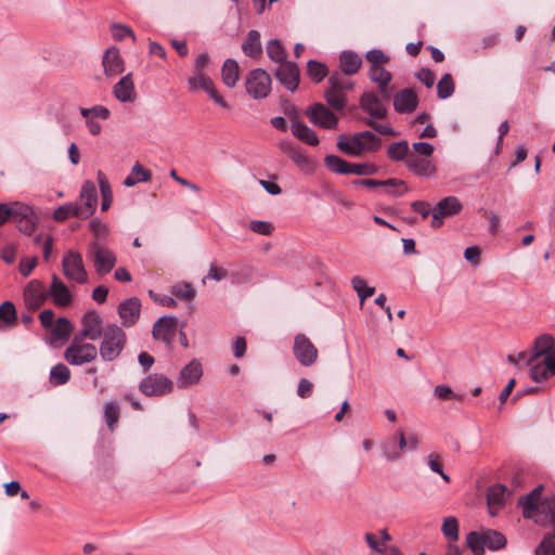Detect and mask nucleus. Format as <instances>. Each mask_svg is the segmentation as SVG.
Here are the masks:
<instances>
[{
	"label": "nucleus",
	"mask_w": 555,
	"mask_h": 555,
	"mask_svg": "<svg viewBox=\"0 0 555 555\" xmlns=\"http://www.w3.org/2000/svg\"><path fill=\"white\" fill-rule=\"evenodd\" d=\"M555 339L543 334L535 338L529 351V375L535 383H542L555 375Z\"/></svg>",
	"instance_id": "obj_1"
},
{
	"label": "nucleus",
	"mask_w": 555,
	"mask_h": 555,
	"mask_svg": "<svg viewBox=\"0 0 555 555\" xmlns=\"http://www.w3.org/2000/svg\"><path fill=\"white\" fill-rule=\"evenodd\" d=\"M543 486L539 485L530 493L519 499L518 504L522 507V515L527 519H533L540 526L555 515V494L542 498Z\"/></svg>",
	"instance_id": "obj_2"
},
{
	"label": "nucleus",
	"mask_w": 555,
	"mask_h": 555,
	"mask_svg": "<svg viewBox=\"0 0 555 555\" xmlns=\"http://www.w3.org/2000/svg\"><path fill=\"white\" fill-rule=\"evenodd\" d=\"M101 344L98 352L103 361L112 362L122 352L127 344V334L117 324H107L101 335Z\"/></svg>",
	"instance_id": "obj_3"
},
{
	"label": "nucleus",
	"mask_w": 555,
	"mask_h": 555,
	"mask_svg": "<svg viewBox=\"0 0 555 555\" xmlns=\"http://www.w3.org/2000/svg\"><path fill=\"white\" fill-rule=\"evenodd\" d=\"M81 337L75 336L70 345L64 351V359L70 365H83L94 361L98 357V348L90 343H85Z\"/></svg>",
	"instance_id": "obj_4"
},
{
	"label": "nucleus",
	"mask_w": 555,
	"mask_h": 555,
	"mask_svg": "<svg viewBox=\"0 0 555 555\" xmlns=\"http://www.w3.org/2000/svg\"><path fill=\"white\" fill-rule=\"evenodd\" d=\"M88 256L92 259L94 270L99 275L108 274L117 262L116 254L99 241L89 244Z\"/></svg>",
	"instance_id": "obj_5"
},
{
	"label": "nucleus",
	"mask_w": 555,
	"mask_h": 555,
	"mask_svg": "<svg viewBox=\"0 0 555 555\" xmlns=\"http://www.w3.org/2000/svg\"><path fill=\"white\" fill-rule=\"evenodd\" d=\"M62 270L65 278L78 284L88 282V273L80 253L68 250L62 260Z\"/></svg>",
	"instance_id": "obj_6"
},
{
	"label": "nucleus",
	"mask_w": 555,
	"mask_h": 555,
	"mask_svg": "<svg viewBox=\"0 0 555 555\" xmlns=\"http://www.w3.org/2000/svg\"><path fill=\"white\" fill-rule=\"evenodd\" d=\"M246 91L255 100H261L269 95L271 91V77L262 68H256L246 76Z\"/></svg>",
	"instance_id": "obj_7"
},
{
	"label": "nucleus",
	"mask_w": 555,
	"mask_h": 555,
	"mask_svg": "<svg viewBox=\"0 0 555 555\" xmlns=\"http://www.w3.org/2000/svg\"><path fill=\"white\" fill-rule=\"evenodd\" d=\"M10 219L16 222L18 230L26 235H31L38 223L33 208L18 202L11 203Z\"/></svg>",
	"instance_id": "obj_8"
},
{
	"label": "nucleus",
	"mask_w": 555,
	"mask_h": 555,
	"mask_svg": "<svg viewBox=\"0 0 555 555\" xmlns=\"http://www.w3.org/2000/svg\"><path fill=\"white\" fill-rule=\"evenodd\" d=\"M173 383L163 374H150L139 385V390L147 397H159L172 391Z\"/></svg>",
	"instance_id": "obj_9"
},
{
	"label": "nucleus",
	"mask_w": 555,
	"mask_h": 555,
	"mask_svg": "<svg viewBox=\"0 0 555 555\" xmlns=\"http://www.w3.org/2000/svg\"><path fill=\"white\" fill-rule=\"evenodd\" d=\"M293 353L302 366L313 365L319 357L318 348L301 333L297 334L294 338Z\"/></svg>",
	"instance_id": "obj_10"
},
{
	"label": "nucleus",
	"mask_w": 555,
	"mask_h": 555,
	"mask_svg": "<svg viewBox=\"0 0 555 555\" xmlns=\"http://www.w3.org/2000/svg\"><path fill=\"white\" fill-rule=\"evenodd\" d=\"M189 90L192 92H195L197 90L205 91L209 98L221 107L229 109L230 106L228 102L219 94L217 91L214 81L211 78L206 74H193L189 80Z\"/></svg>",
	"instance_id": "obj_11"
},
{
	"label": "nucleus",
	"mask_w": 555,
	"mask_h": 555,
	"mask_svg": "<svg viewBox=\"0 0 555 555\" xmlns=\"http://www.w3.org/2000/svg\"><path fill=\"white\" fill-rule=\"evenodd\" d=\"M306 115L314 126L324 129H336L338 126L337 116L322 103L309 106Z\"/></svg>",
	"instance_id": "obj_12"
},
{
	"label": "nucleus",
	"mask_w": 555,
	"mask_h": 555,
	"mask_svg": "<svg viewBox=\"0 0 555 555\" xmlns=\"http://www.w3.org/2000/svg\"><path fill=\"white\" fill-rule=\"evenodd\" d=\"M463 206L455 196H447L442 198L433 211L431 227L438 229L443 224V219L460 214Z\"/></svg>",
	"instance_id": "obj_13"
},
{
	"label": "nucleus",
	"mask_w": 555,
	"mask_h": 555,
	"mask_svg": "<svg viewBox=\"0 0 555 555\" xmlns=\"http://www.w3.org/2000/svg\"><path fill=\"white\" fill-rule=\"evenodd\" d=\"M77 204L78 210L81 212V219H88L94 214L98 205V192L92 181L83 182L79 194V203Z\"/></svg>",
	"instance_id": "obj_14"
},
{
	"label": "nucleus",
	"mask_w": 555,
	"mask_h": 555,
	"mask_svg": "<svg viewBox=\"0 0 555 555\" xmlns=\"http://www.w3.org/2000/svg\"><path fill=\"white\" fill-rule=\"evenodd\" d=\"M102 318L94 310L87 311L81 319V331L77 337L82 339L96 340L103 334Z\"/></svg>",
	"instance_id": "obj_15"
},
{
	"label": "nucleus",
	"mask_w": 555,
	"mask_h": 555,
	"mask_svg": "<svg viewBox=\"0 0 555 555\" xmlns=\"http://www.w3.org/2000/svg\"><path fill=\"white\" fill-rule=\"evenodd\" d=\"M360 107L370 115L372 119H384L387 117V106L383 100L373 91L364 92L360 98Z\"/></svg>",
	"instance_id": "obj_16"
},
{
	"label": "nucleus",
	"mask_w": 555,
	"mask_h": 555,
	"mask_svg": "<svg viewBox=\"0 0 555 555\" xmlns=\"http://www.w3.org/2000/svg\"><path fill=\"white\" fill-rule=\"evenodd\" d=\"M178 319L176 317H162L153 325V337L171 346L176 336Z\"/></svg>",
	"instance_id": "obj_17"
},
{
	"label": "nucleus",
	"mask_w": 555,
	"mask_h": 555,
	"mask_svg": "<svg viewBox=\"0 0 555 555\" xmlns=\"http://www.w3.org/2000/svg\"><path fill=\"white\" fill-rule=\"evenodd\" d=\"M141 307V300L138 297L128 298L118 305L117 311L122 326L131 327L138 322Z\"/></svg>",
	"instance_id": "obj_18"
},
{
	"label": "nucleus",
	"mask_w": 555,
	"mask_h": 555,
	"mask_svg": "<svg viewBox=\"0 0 555 555\" xmlns=\"http://www.w3.org/2000/svg\"><path fill=\"white\" fill-rule=\"evenodd\" d=\"M275 77L287 90L294 92L299 86L300 72L296 63L287 61L279 65Z\"/></svg>",
	"instance_id": "obj_19"
},
{
	"label": "nucleus",
	"mask_w": 555,
	"mask_h": 555,
	"mask_svg": "<svg viewBox=\"0 0 555 555\" xmlns=\"http://www.w3.org/2000/svg\"><path fill=\"white\" fill-rule=\"evenodd\" d=\"M417 105L418 95L413 89L405 88L393 95V108L399 114H411Z\"/></svg>",
	"instance_id": "obj_20"
},
{
	"label": "nucleus",
	"mask_w": 555,
	"mask_h": 555,
	"mask_svg": "<svg viewBox=\"0 0 555 555\" xmlns=\"http://www.w3.org/2000/svg\"><path fill=\"white\" fill-rule=\"evenodd\" d=\"M48 298V291L39 280H31L24 289V299L31 309H38Z\"/></svg>",
	"instance_id": "obj_21"
},
{
	"label": "nucleus",
	"mask_w": 555,
	"mask_h": 555,
	"mask_svg": "<svg viewBox=\"0 0 555 555\" xmlns=\"http://www.w3.org/2000/svg\"><path fill=\"white\" fill-rule=\"evenodd\" d=\"M48 297H51L56 307H67L73 297L66 284L56 275H52L51 285L48 289Z\"/></svg>",
	"instance_id": "obj_22"
},
{
	"label": "nucleus",
	"mask_w": 555,
	"mask_h": 555,
	"mask_svg": "<svg viewBox=\"0 0 555 555\" xmlns=\"http://www.w3.org/2000/svg\"><path fill=\"white\" fill-rule=\"evenodd\" d=\"M114 96L121 103H132L137 99V91L132 78L129 73L121 77L113 88Z\"/></svg>",
	"instance_id": "obj_23"
},
{
	"label": "nucleus",
	"mask_w": 555,
	"mask_h": 555,
	"mask_svg": "<svg viewBox=\"0 0 555 555\" xmlns=\"http://www.w3.org/2000/svg\"><path fill=\"white\" fill-rule=\"evenodd\" d=\"M203 376L202 364L197 360H192L180 371L177 384L179 388H186L197 384Z\"/></svg>",
	"instance_id": "obj_24"
},
{
	"label": "nucleus",
	"mask_w": 555,
	"mask_h": 555,
	"mask_svg": "<svg viewBox=\"0 0 555 555\" xmlns=\"http://www.w3.org/2000/svg\"><path fill=\"white\" fill-rule=\"evenodd\" d=\"M102 65L107 77H114L124 72V61L115 47L107 49L103 55Z\"/></svg>",
	"instance_id": "obj_25"
},
{
	"label": "nucleus",
	"mask_w": 555,
	"mask_h": 555,
	"mask_svg": "<svg viewBox=\"0 0 555 555\" xmlns=\"http://www.w3.org/2000/svg\"><path fill=\"white\" fill-rule=\"evenodd\" d=\"M508 495L509 492L507 488L501 483L493 485L488 489L487 503L492 516L498 514Z\"/></svg>",
	"instance_id": "obj_26"
},
{
	"label": "nucleus",
	"mask_w": 555,
	"mask_h": 555,
	"mask_svg": "<svg viewBox=\"0 0 555 555\" xmlns=\"http://www.w3.org/2000/svg\"><path fill=\"white\" fill-rule=\"evenodd\" d=\"M406 167L417 176H430L435 172V166L427 158H421L416 154H410L405 160Z\"/></svg>",
	"instance_id": "obj_27"
},
{
	"label": "nucleus",
	"mask_w": 555,
	"mask_h": 555,
	"mask_svg": "<svg viewBox=\"0 0 555 555\" xmlns=\"http://www.w3.org/2000/svg\"><path fill=\"white\" fill-rule=\"evenodd\" d=\"M291 130L294 137L308 145L317 146L319 144L318 134L307 125L299 120H293Z\"/></svg>",
	"instance_id": "obj_28"
},
{
	"label": "nucleus",
	"mask_w": 555,
	"mask_h": 555,
	"mask_svg": "<svg viewBox=\"0 0 555 555\" xmlns=\"http://www.w3.org/2000/svg\"><path fill=\"white\" fill-rule=\"evenodd\" d=\"M362 60L359 54L352 51H344L339 56V66L341 73L347 76L354 75L359 72Z\"/></svg>",
	"instance_id": "obj_29"
},
{
	"label": "nucleus",
	"mask_w": 555,
	"mask_h": 555,
	"mask_svg": "<svg viewBox=\"0 0 555 555\" xmlns=\"http://www.w3.org/2000/svg\"><path fill=\"white\" fill-rule=\"evenodd\" d=\"M242 51L249 57H259L262 54V46L260 41V33L258 30H249L242 44Z\"/></svg>",
	"instance_id": "obj_30"
},
{
	"label": "nucleus",
	"mask_w": 555,
	"mask_h": 555,
	"mask_svg": "<svg viewBox=\"0 0 555 555\" xmlns=\"http://www.w3.org/2000/svg\"><path fill=\"white\" fill-rule=\"evenodd\" d=\"M240 77V67L235 60L227 59L221 67V79L228 88L235 87Z\"/></svg>",
	"instance_id": "obj_31"
},
{
	"label": "nucleus",
	"mask_w": 555,
	"mask_h": 555,
	"mask_svg": "<svg viewBox=\"0 0 555 555\" xmlns=\"http://www.w3.org/2000/svg\"><path fill=\"white\" fill-rule=\"evenodd\" d=\"M74 327L70 321L61 317L56 320L53 326L50 328L51 338L53 341L67 340L73 332Z\"/></svg>",
	"instance_id": "obj_32"
},
{
	"label": "nucleus",
	"mask_w": 555,
	"mask_h": 555,
	"mask_svg": "<svg viewBox=\"0 0 555 555\" xmlns=\"http://www.w3.org/2000/svg\"><path fill=\"white\" fill-rule=\"evenodd\" d=\"M326 103L335 111H343L347 105V93L328 86L324 92Z\"/></svg>",
	"instance_id": "obj_33"
},
{
	"label": "nucleus",
	"mask_w": 555,
	"mask_h": 555,
	"mask_svg": "<svg viewBox=\"0 0 555 555\" xmlns=\"http://www.w3.org/2000/svg\"><path fill=\"white\" fill-rule=\"evenodd\" d=\"M152 179V172L145 169L140 163H135L131 172L124 180V185L130 188L139 182H147Z\"/></svg>",
	"instance_id": "obj_34"
},
{
	"label": "nucleus",
	"mask_w": 555,
	"mask_h": 555,
	"mask_svg": "<svg viewBox=\"0 0 555 555\" xmlns=\"http://www.w3.org/2000/svg\"><path fill=\"white\" fill-rule=\"evenodd\" d=\"M101 195H102V203H101V209L103 211H106L113 202V192L111 189V184L106 178V176L100 170L96 175Z\"/></svg>",
	"instance_id": "obj_35"
},
{
	"label": "nucleus",
	"mask_w": 555,
	"mask_h": 555,
	"mask_svg": "<svg viewBox=\"0 0 555 555\" xmlns=\"http://www.w3.org/2000/svg\"><path fill=\"white\" fill-rule=\"evenodd\" d=\"M266 50L271 61L279 63L280 65L287 62V52L285 48L281 44L280 40L272 39L268 41Z\"/></svg>",
	"instance_id": "obj_36"
},
{
	"label": "nucleus",
	"mask_w": 555,
	"mask_h": 555,
	"mask_svg": "<svg viewBox=\"0 0 555 555\" xmlns=\"http://www.w3.org/2000/svg\"><path fill=\"white\" fill-rule=\"evenodd\" d=\"M324 164L327 169L334 173L349 175L350 163L337 155H326L324 157Z\"/></svg>",
	"instance_id": "obj_37"
},
{
	"label": "nucleus",
	"mask_w": 555,
	"mask_h": 555,
	"mask_svg": "<svg viewBox=\"0 0 555 555\" xmlns=\"http://www.w3.org/2000/svg\"><path fill=\"white\" fill-rule=\"evenodd\" d=\"M69 217H76L81 219V212L78 210L77 203H67L57 207L53 212V219L57 222L65 221Z\"/></svg>",
	"instance_id": "obj_38"
},
{
	"label": "nucleus",
	"mask_w": 555,
	"mask_h": 555,
	"mask_svg": "<svg viewBox=\"0 0 555 555\" xmlns=\"http://www.w3.org/2000/svg\"><path fill=\"white\" fill-rule=\"evenodd\" d=\"M69 378L70 371L65 364L57 363L56 365L52 366L49 379L53 386L64 385L69 380Z\"/></svg>",
	"instance_id": "obj_39"
},
{
	"label": "nucleus",
	"mask_w": 555,
	"mask_h": 555,
	"mask_svg": "<svg viewBox=\"0 0 555 555\" xmlns=\"http://www.w3.org/2000/svg\"><path fill=\"white\" fill-rule=\"evenodd\" d=\"M16 318V309L11 301H4L0 305V328L14 324Z\"/></svg>",
	"instance_id": "obj_40"
},
{
	"label": "nucleus",
	"mask_w": 555,
	"mask_h": 555,
	"mask_svg": "<svg viewBox=\"0 0 555 555\" xmlns=\"http://www.w3.org/2000/svg\"><path fill=\"white\" fill-rule=\"evenodd\" d=\"M466 544L475 555H483L486 548L483 532H469L466 537Z\"/></svg>",
	"instance_id": "obj_41"
},
{
	"label": "nucleus",
	"mask_w": 555,
	"mask_h": 555,
	"mask_svg": "<svg viewBox=\"0 0 555 555\" xmlns=\"http://www.w3.org/2000/svg\"><path fill=\"white\" fill-rule=\"evenodd\" d=\"M409 144L406 141L391 143L387 150V156L395 162L403 160L409 156Z\"/></svg>",
	"instance_id": "obj_42"
},
{
	"label": "nucleus",
	"mask_w": 555,
	"mask_h": 555,
	"mask_svg": "<svg viewBox=\"0 0 555 555\" xmlns=\"http://www.w3.org/2000/svg\"><path fill=\"white\" fill-rule=\"evenodd\" d=\"M337 146L340 151L351 156H359L363 153L358 133L349 140H339Z\"/></svg>",
	"instance_id": "obj_43"
},
{
	"label": "nucleus",
	"mask_w": 555,
	"mask_h": 555,
	"mask_svg": "<svg viewBox=\"0 0 555 555\" xmlns=\"http://www.w3.org/2000/svg\"><path fill=\"white\" fill-rule=\"evenodd\" d=\"M307 74L314 82L319 83L327 76L328 69L325 64L310 60L307 64Z\"/></svg>",
	"instance_id": "obj_44"
},
{
	"label": "nucleus",
	"mask_w": 555,
	"mask_h": 555,
	"mask_svg": "<svg viewBox=\"0 0 555 555\" xmlns=\"http://www.w3.org/2000/svg\"><path fill=\"white\" fill-rule=\"evenodd\" d=\"M358 137L360 138V143L362 151L374 152L377 151L382 144L380 138L374 134L371 131H362L358 132Z\"/></svg>",
	"instance_id": "obj_45"
},
{
	"label": "nucleus",
	"mask_w": 555,
	"mask_h": 555,
	"mask_svg": "<svg viewBox=\"0 0 555 555\" xmlns=\"http://www.w3.org/2000/svg\"><path fill=\"white\" fill-rule=\"evenodd\" d=\"M455 89V85L451 74H444L437 83V95L441 100L450 98Z\"/></svg>",
	"instance_id": "obj_46"
},
{
	"label": "nucleus",
	"mask_w": 555,
	"mask_h": 555,
	"mask_svg": "<svg viewBox=\"0 0 555 555\" xmlns=\"http://www.w3.org/2000/svg\"><path fill=\"white\" fill-rule=\"evenodd\" d=\"M352 288L358 294L361 304L369 297L373 296L375 293V287L367 286L364 279L359 275H356L351 279Z\"/></svg>",
	"instance_id": "obj_47"
},
{
	"label": "nucleus",
	"mask_w": 555,
	"mask_h": 555,
	"mask_svg": "<svg viewBox=\"0 0 555 555\" xmlns=\"http://www.w3.org/2000/svg\"><path fill=\"white\" fill-rule=\"evenodd\" d=\"M120 408L117 402H108L104 406V420L111 431L115 429L119 421Z\"/></svg>",
	"instance_id": "obj_48"
},
{
	"label": "nucleus",
	"mask_w": 555,
	"mask_h": 555,
	"mask_svg": "<svg viewBox=\"0 0 555 555\" xmlns=\"http://www.w3.org/2000/svg\"><path fill=\"white\" fill-rule=\"evenodd\" d=\"M369 77L373 82L377 83V86L389 85L392 79L391 73L383 66H371L369 70Z\"/></svg>",
	"instance_id": "obj_49"
},
{
	"label": "nucleus",
	"mask_w": 555,
	"mask_h": 555,
	"mask_svg": "<svg viewBox=\"0 0 555 555\" xmlns=\"http://www.w3.org/2000/svg\"><path fill=\"white\" fill-rule=\"evenodd\" d=\"M483 534L486 546L490 550H500L506 545V538L499 531L488 530Z\"/></svg>",
	"instance_id": "obj_50"
},
{
	"label": "nucleus",
	"mask_w": 555,
	"mask_h": 555,
	"mask_svg": "<svg viewBox=\"0 0 555 555\" xmlns=\"http://www.w3.org/2000/svg\"><path fill=\"white\" fill-rule=\"evenodd\" d=\"M352 184L365 188H377L382 185H403V180L390 178L387 180H374V179H357L352 181Z\"/></svg>",
	"instance_id": "obj_51"
},
{
	"label": "nucleus",
	"mask_w": 555,
	"mask_h": 555,
	"mask_svg": "<svg viewBox=\"0 0 555 555\" xmlns=\"http://www.w3.org/2000/svg\"><path fill=\"white\" fill-rule=\"evenodd\" d=\"M442 533L446 538H448L451 542L457 541L459 539V521L455 517H447L442 524Z\"/></svg>",
	"instance_id": "obj_52"
},
{
	"label": "nucleus",
	"mask_w": 555,
	"mask_h": 555,
	"mask_svg": "<svg viewBox=\"0 0 555 555\" xmlns=\"http://www.w3.org/2000/svg\"><path fill=\"white\" fill-rule=\"evenodd\" d=\"M378 171V167L372 163H350L349 175L372 176Z\"/></svg>",
	"instance_id": "obj_53"
},
{
	"label": "nucleus",
	"mask_w": 555,
	"mask_h": 555,
	"mask_svg": "<svg viewBox=\"0 0 555 555\" xmlns=\"http://www.w3.org/2000/svg\"><path fill=\"white\" fill-rule=\"evenodd\" d=\"M328 85L337 90L348 92L353 89V83L344 77L343 73L335 72L328 78Z\"/></svg>",
	"instance_id": "obj_54"
},
{
	"label": "nucleus",
	"mask_w": 555,
	"mask_h": 555,
	"mask_svg": "<svg viewBox=\"0 0 555 555\" xmlns=\"http://www.w3.org/2000/svg\"><path fill=\"white\" fill-rule=\"evenodd\" d=\"M171 293L183 300H192L196 295L191 283H179L172 286Z\"/></svg>",
	"instance_id": "obj_55"
},
{
	"label": "nucleus",
	"mask_w": 555,
	"mask_h": 555,
	"mask_svg": "<svg viewBox=\"0 0 555 555\" xmlns=\"http://www.w3.org/2000/svg\"><path fill=\"white\" fill-rule=\"evenodd\" d=\"M535 555H555V533L544 535L535 550Z\"/></svg>",
	"instance_id": "obj_56"
},
{
	"label": "nucleus",
	"mask_w": 555,
	"mask_h": 555,
	"mask_svg": "<svg viewBox=\"0 0 555 555\" xmlns=\"http://www.w3.org/2000/svg\"><path fill=\"white\" fill-rule=\"evenodd\" d=\"M80 114L81 116H83L85 118H100V119H103V120H106L109 115H111V112L107 107L105 106H102V105H95L91 108H80Z\"/></svg>",
	"instance_id": "obj_57"
},
{
	"label": "nucleus",
	"mask_w": 555,
	"mask_h": 555,
	"mask_svg": "<svg viewBox=\"0 0 555 555\" xmlns=\"http://www.w3.org/2000/svg\"><path fill=\"white\" fill-rule=\"evenodd\" d=\"M111 34L112 37L117 41H120L126 37H131L133 41L135 40V36L131 28L122 24H113L111 26Z\"/></svg>",
	"instance_id": "obj_58"
},
{
	"label": "nucleus",
	"mask_w": 555,
	"mask_h": 555,
	"mask_svg": "<svg viewBox=\"0 0 555 555\" xmlns=\"http://www.w3.org/2000/svg\"><path fill=\"white\" fill-rule=\"evenodd\" d=\"M383 453L388 461H396L401 457L396 438H391L383 444Z\"/></svg>",
	"instance_id": "obj_59"
},
{
	"label": "nucleus",
	"mask_w": 555,
	"mask_h": 555,
	"mask_svg": "<svg viewBox=\"0 0 555 555\" xmlns=\"http://www.w3.org/2000/svg\"><path fill=\"white\" fill-rule=\"evenodd\" d=\"M233 284L247 283L253 278V270L249 267H244L240 270L230 272L229 275Z\"/></svg>",
	"instance_id": "obj_60"
},
{
	"label": "nucleus",
	"mask_w": 555,
	"mask_h": 555,
	"mask_svg": "<svg viewBox=\"0 0 555 555\" xmlns=\"http://www.w3.org/2000/svg\"><path fill=\"white\" fill-rule=\"evenodd\" d=\"M365 59L371 63V66H382V64L389 61V56L378 49H373L366 52Z\"/></svg>",
	"instance_id": "obj_61"
},
{
	"label": "nucleus",
	"mask_w": 555,
	"mask_h": 555,
	"mask_svg": "<svg viewBox=\"0 0 555 555\" xmlns=\"http://www.w3.org/2000/svg\"><path fill=\"white\" fill-rule=\"evenodd\" d=\"M249 229L261 235H271L273 233L274 227L271 222L253 220L249 223Z\"/></svg>",
	"instance_id": "obj_62"
},
{
	"label": "nucleus",
	"mask_w": 555,
	"mask_h": 555,
	"mask_svg": "<svg viewBox=\"0 0 555 555\" xmlns=\"http://www.w3.org/2000/svg\"><path fill=\"white\" fill-rule=\"evenodd\" d=\"M230 275V272L224 269L223 267H219L216 263H211L208 270L207 276L203 280V282H206V279H211L216 282H220L228 278Z\"/></svg>",
	"instance_id": "obj_63"
},
{
	"label": "nucleus",
	"mask_w": 555,
	"mask_h": 555,
	"mask_svg": "<svg viewBox=\"0 0 555 555\" xmlns=\"http://www.w3.org/2000/svg\"><path fill=\"white\" fill-rule=\"evenodd\" d=\"M89 229L96 237L95 241L100 238H105L108 235V228L105 223H103L99 219H92L89 223Z\"/></svg>",
	"instance_id": "obj_64"
}]
</instances>
